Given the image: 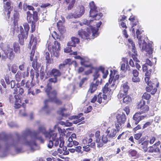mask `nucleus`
Listing matches in <instances>:
<instances>
[{
  "label": "nucleus",
  "mask_w": 161,
  "mask_h": 161,
  "mask_svg": "<svg viewBox=\"0 0 161 161\" xmlns=\"http://www.w3.org/2000/svg\"><path fill=\"white\" fill-rule=\"evenodd\" d=\"M53 132V130H51L47 131L46 127L43 125L39 126L37 131H32L30 129L27 128L23 131L22 136L17 133H16L17 138L13 141L12 145L16 147L21 144L29 146L31 148L32 146L36 145V140H39L41 143H44V140L41 135V134L44 135L45 138H48L50 137Z\"/></svg>",
  "instance_id": "1"
},
{
  "label": "nucleus",
  "mask_w": 161,
  "mask_h": 161,
  "mask_svg": "<svg viewBox=\"0 0 161 161\" xmlns=\"http://www.w3.org/2000/svg\"><path fill=\"white\" fill-rule=\"evenodd\" d=\"M44 91L49 99L44 100V106L42 108L45 110L47 114H49L52 110V109L49 108L48 103L50 102H54L58 105H62V102L61 99L57 97L58 93L56 90H53V88H45Z\"/></svg>",
  "instance_id": "2"
},
{
  "label": "nucleus",
  "mask_w": 161,
  "mask_h": 161,
  "mask_svg": "<svg viewBox=\"0 0 161 161\" xmlns=\"http://www.w3.org/2000/svg\"><path fill=\"white\" fill-rule=\"evenodd\" d=\"M57 128L59 133L60 134L59 139L57 137V133L54 132L53 131V132L50 135V137L48 138L50 139L47 145V147L49 148H52L53 145L56 147L59 146L60 148L64 146V141L62 138L63 136H65L66 131L64 129H62L59 126L57 127Z\"/></svg>",
  "instance_id": "3"
},
{
  "label": "nucleus",
  "mask_w": 161,
  "mask_h": 161,
  "mask_svg": "<svg viewBox=\"0 0 161 161\" xmlns=\"http://www.w3.org/2000/svg\"><path fill=\"white\" fill-rule=\"evenodd\" d=\"M95 70L93 76V80H96L95 82L93 83L92 82L90 85L89 88V89L88 92H90L91 93H92L97 90V87L99 85L101 84L102 79H101L100 81L97 80V79L99 78L100 76V75L99 73V72L101 71L103 74V78H106L108 74V71L106 70L105 71L104 68L102 66H100L97 68H95L94 69Z\"/></svg>",
  "instance_id": "4"
},
{
  "label": "nucleus",
  "mask_w": 161,
  "mask_h": 161,
  "mask_svg": "<svg viewBox=\"0 0 161 161\" xmlns=\"http://www.w3.org/2000/svg\"><path fill=\"white\" fill-rule=\"evenodd\" d=\"M152 72V69H151L146 71L145 74V81L148 86L146 88V91L150 92L151 94L154 95L157 91V88L158 87L159 83L157 78L151 80Z\"/></svg>",
  "instance_id": "5"
},
{
  "label": "nucleus",
  "mask_w": 161,
  "mask_h": 161,
  "mask_svg": "<svg viewBox=\"0 0 161 161\" xmlns=\"http://www.w3.org/2000/svg\"><path fill=\"white\" fill-rule=\"evenodd\" d=\"M61 75V73L58 69L53 68L49 73L46 74L45 76V79H47L50 76H53L54 77L49 78L47 80V84L45 88H53L52 83H56L58 82V77Z\"/></svg>",
  "instance_id": "6"
},
{
  "label": "nucleus",
  "mask_w": 161,
  "mask_h": 161,
  "mask_svg": "<svg viewBox=\"0 0 161 161\" xmlns=\"http://www.w3.org/2000/svg\"><path fill=\"white\" fill-rule=\"evenodd\" d=\"M90 30L93 36H95L96 35H97L98 29H96L92 26H90L87 27L86 31L82 29L79 30L78 31V34L79 36L83 40H90V35L91 34Z\"/></svg>",
  "instance_id": "7"
},
{
  "label": "nucleus",
  "mask_w": 161,
  "mask_h": 161,
  "mask_svg": "<svg viewBox=\"0 0 161 161\" xmlns=\"http://www.w3.org/2000/svg\"><path fill=\"white\" fill-rule=\"evenodd\" d=\"M47 48L49 51L56 57H58L59 55V51L60 50V44L58 41H55L53 44L51 42L48 44Z\"/></svg>",
  "instance_id": "8"
},
{
  "label": "nucleus",
  "mask_w": 161,
  "mask_h": 161,
  "mask_svg": "<svg viewBox=\"0 0 161 161\" xmlns=\"http://www.w3.org/2000/svg\"><path fill=\"white\" fill-rule=\"evenodd\" d=\"M117 121L115 122V127L118 132L119 131L121 126L125 123L127 118L125 114L123 112L118 114L116 115Z\"/></svg>",
  "instance_id": "9"
},
{
  "label": "nucleus",
  "mask_w": 161,
  "mask_h": 161,
  "mask_svg": "<svg viewBox=\"0 0 161 161\" xmlns=\"http://www.w3.org/2000/svg\"><path fill=\"white\" fill-rule=\"evenodd\" d=\"M83 114L80 113L77 115H73L69 117V119H75L72 121V122H69L68 120L66 121V122L64 124L67 126H72L73 123L74 124H77L79 123L80 124H82L85 123L84 118L83 117Z\"/></svg>",
  "instance_id": "10"
},
{
  "label": "nucleus",
  "mask_w": 161,
  "mask_h": 161,
  "mask_svg": "<svg viewBox=\"0 0 161 161\" xmlns=\"http://www.w3.org/2000/svg\"><path fill=\"white\" fill-rule=\"evenodd\" d=\"M113 79L109 78L108 82L102 88V91L104 94L111 96L113 93V90L115 89L116 86L114 85V83L113 82Z\"/></svg>",
  "instance_id": "11"
},
{
  "label": "nucleus",
  "mask_w": 161,
  "mask_h": 161,
  "mask_svg": "<svg viewBox=\"0 0 161 161\" xmlns=\"http://www.w3.org/2000/svg\"><path fill=\"white\" fill-rule=\"evenodd\" d=\"M14 97L15 98L14 101V107L15 108H20L22 105L23 108V109H21L19 111L20 115L23 116H26L27 114L26 112L25 107L26 104L24 103H22L20 100V98L18 95H15Z\"/></svg>",
  "instance_id": "12"
},
{
  "label": "nucleus",
  "mask_w": 161,
  "mask_h": 161,
  "mask_svg": "<svg viewBox=\"0 0 161 161\" xmlns=\"http://www.w3.org/2000/svg\"><path fill=\"white\" fill-rule=\"evenodd\" d=\"M3 52L2 56L3 59L8 58L10 60H12L15 57V53L13 51V48L9 47H7L3 50Z\"/></svg>",
  "instance_id": "13"
},
{
  "label": "nucleus",
  "mask_w": 161,
  "mask_h": 161,
  "mask_svg": "<svg viewBox=\"0 0 161 161\" xmlns=\"http://www.w3.org/2000/svg\"><path fill=\"white\" fill-rule=\"evenodd\" d=\"M27 20L29 23H36L38 21V13L36 11H33L32 14L30 11L26 12Z\"/></svg>",
  "instance_id": "14"
},
{
  "label": "nucleus",
  "mask_w": 161,
  "mask_h": 161,
  "mask_svg": "<svg viewBox=\"0 0 161 161\" xmlns=\"http://www.w3.org/2000/svg\"><path fill=\"white\" fill-rule=\"evenodd\" d=\"M101 94V93H100L98 95L97 102L100 104L102 103V104L103 106L106 104L110 100L111 96L104 94L103 95L102 97Z\"/></svg>",
  "instance_id": "15"
},
{
  "label": "nucleus",
  "mask_w": 161,
  "mask_h": 161,
  "mask_svg": "<svg viewBox=\"0 0 161 161\" xmlns=\"http://www.w3.org/2000/svg\"><path fill=\"white\" fill-rule=\"evenodd\" d=\"M148 143V140H144V139L143 138H141L138 141V146L139 149L143 150L145 152H147V151Z\"/></svg>",
  "instance_id": "16"
},
{
  "label": "nucleus",
  "mask_w": 161,
  "mask_h": 161,
  "mask_svg": "<svg viewBox=\"0 0 161 161\" xmlns=\"http://www.w3.org/2000/svg\"><path fill=\"white\" fill-rule=\"evenodd\" d=\"M129 89V87L126 83L123 84L122 86L117 95L118 98L119 99H121L123 97L127 95Z\"/></svg>",
  "instance_id": "17"
},
{
  "label": "nucleus",
  "mask_w": 161,
  "mask_h": 161,
  "mask_svg": "<svg viewBox=\"0 0 161 161\" xmlns=\"http://www.w3.org/2000/svg\"><path fill=\"white\" fill-rule=\"evenodd\" d=\"M20 33L18 35V42L20 45H24V40L26 39L27 38L28 35H26L25 33L24 29L22 26L20 27Z\"/></svg>",
  "instance_id": "18"
},
{
  "label": "nucleus",
  "mask_w": 161,
  "mask_h": 161,
  "mask_svg": "<svg viewBox=\"0 0 161 161\" xmlns=\"http://www.w3.org/2000/svg\"><path fill=\"white\" fill-rule=\"evenodd\" d=\"M29 44L30 45V46L29 47L30 49H31V46L33 45L32 49L30 55V60L31 61H32L33 60L34 55L36 48L37 41L34 38L32 39L31 38L30 40Z\"/></svg>",
  "instance_id": "19"
},
{
  "label": "nucleus",
  "mask_w": 161,
  "mask_h": 161,
  "mask_svg": "<svg viewBox=\"0 0 161 161\" xmlns=\"http://www.w3.org/2000/svg\"><path fill=\"white\" fill-rule=\"evenodd\" d=\"M145 101L141 100L137 105V108L140 109V113L142 114L147 112L149 110V107L148 106L145 105Z\"/></svg>",
  "instance_id": "20"
},
{
  "label": "nucleus",
  "mask_w": 161,
  "mask_h": 161,
  "mask_svg": "<svg viewBox=\"0 0 161 161\" xmlns=\"http://www.w3.org/2000/svg\"><path fill=\"white\" fill-rule=\"evenodd\" d=\"M128 41L131 44L132 47V51L133 53L132 54V57L133 59L135 62H139V60L137 58V53L135 45L134 43L131 39H129Z\"/></svg>",
  "instance_id": "21"
},
{
  "label": "nucleus",
  "mask_w": 161,
  "mask_h": 161,
  "mask_svg": "<svg viewBox=\"0 0 161 161\" xmlns=\"http://www.w3.org/2000/svg\"><path fill=\"white\" fill-rule=\"evenodd\" d=\"M76 138V135L75 134H72L71 136L69 137L68 141L66 142L67 146L68 147H71L74 146H77L79 144V142L75 140H73V138Z\"/></svg>",
  "instance_id": "22"
},
{
  "label": "nucleus",
  "mask_w": 161,
  "mask_h": 161,
  "mask_svg": "<svg viewBox=\"0 0 161 161\" xmlns=\"http://www.w3.org/2000/svg\"><path fill=\"white\" fill-rule=\"evenodd\" d=\"M142 49L149 54H152L153 53V48H152V44L149 43L147 44L144 40L142 42Z\"/></svg>",
  "instance_id": "23"
},
{
  "label": "nucleus",
  "mask_w": 161,
  "mask_h": 161,
  "mask_svg": "<svg viewBox=\"0 0 161 161\" xmlns=\"http://www.w3.org/2000/svg\"><path fill=\"white\" fill-rule=\"evenodd\" d=\"M117 129L111 126L108 127L105 133L107 134V136L108 138H113L114 137L117 133Z\"/></svg>",
  "instance_id": "24"
},
{
  "label": "nucleus",
  "mask_w": 161,
  "mask_h": 161,
  "mask_svg": "<svg viewBox=\"0 0 161 161\" xmlns=\"http://www.w3.org/2000/svg\"><path fill=\"white\" fill-rule=\"evenodd\" d=\"M139 72L137 69H134L130 72V74L132 76V80L134 82H139L140 81V79L139 77Z\"/></svg>",
  "instance_id": "25"
},
{
  "label": "nucleus",
  "mask_w": 161,
  "mask_h": 161,
  "mask_svg": "<svg viewBox=\"0 0 161 161\" xmlns=\"http://www.w3.org/2000/svg\"><path fill=\"white\" fill-rule=\"evenodd\" d=\"M11 2L8 1L6 2L4 6V13L5 15H6L8 18L9 19L10 18L11 12L12 10L11 9Z\"/></svg>",
  "instance_id": "26"
},
{
  "label": "nucleus",
  "mask_w": 161,
  "mask_h": 161,
  "mask_svg": "<svg viewBox=\"0 0 161 161\" xmlns=\"http://www.w3.org/2000/svg\"><path fill=\"white\" fill-rule=\"evenodd\" d=\"M122 60L124 63L121 64L120 69L125 72L127 70L130 71V68L128 64V58L126 57H123L122 58Z\"/></svg>",
  "instance_id": "27"
},
{
  "label": "nucleus",
  "mask_w": 161,
  "mask_h": 161,
  "mask_svg": "<svg viewBox=\"0 0 161 161\" xmlns=\"http://www.w3.org/2000/svg\"><path fill=\"white\" fill-rule=\"evenodd\" d=\"M141 113L140 112H137L134 115L133 119L134 120L135 124L136 125H137L140 121L144 119L145 116H141Z\"/></svg>",
  "instance_id": "28"
},
{
  "label": "nucleus",
  "mask_w": 161,
  "mask_h": 161,
  "mask_svg": "<svg viewBox=\"0 0 161 161\" xmlns=\"http://www.w3.org/2000/svg\"><path fill=\"white\" fill-rule=\"evenodd\" d=\"M90 17L94 18L95 15L97 13V7L95 6L93 2H92L90 3Z\"/></svg>",
  "instance_id": "29"
},
{
  "label": "nucleus",
  "mask_w": 161,
  "mask_h": 161,
  "mask_svg": "<svg viewBox=\"0 0 161 161\" xmlns=\"http://www.w3.org/2000/svg\"><path fill=\"white\" fill-rule=\"evenodd\" d=\"M33 80L30 82V80H28L25 83V87L28 89V94H31L33 95H35V93L34 91L31 90V86H35V84L32 83Z\"/></svg>",
  "instance_id": "30"
},
{
  "label": "nucleus",
  "mask_w": 161,
  "mask_h": 161,
  "mask_svg": "<svg viewBox=\"0 0 161 161\" xmlns=\"http://www.w3.org/2000/svg\"><path fill=\"white\" fill-rule=\"evenodd\" d=\"M80 42L79 39L77 37L73 36L71 37V41L68 42L67 46H68L75 47L76 44H79L80 43Z\"/></svg>",
  "instance_id": "31"
},
{
  "label": "nucleus",
  "mask_w": 161,
  "mask_h": 161,
  "mask_svg": "<svg viewBox=\"0 0 161 161\" xmlns=\"http://www.w3.org/2000/svg\"><path fill=\"white\" fill-rule=\"evenodd\" d=\"M71 59L70 58L65 59L62 63L59 64L58 68L60 69H63L67 65L69 66L72 64Z\"/></svg>",
  "instance_id": "32"
},
{
  "label": "nucleus",
  "mask_w": 161,
  "mask_h": 161,
  "mask_svg": "<svg viewBox=\"0 0 161 161\" xmlns=\"http://www.w3.org/2000/svg\"><path fill=\"white\" fill-rule=\"evenodd\" d=\"M24 92V90L23 88L20 87H19L17 88H15L14 90V94H16L15 95H18L20 98L21 96H22Z\"/></svg>",
  "instance_id": "33"
},
{
  "label": "nucleus",
  "mask_w": 161,
  "mask_h": 161,
  "mask_svg": "<svg viewBox=\"0 0 161 161\" xmlns=\"http://www.w3.org/2000/svg\"><path fill=\"white\" fill-rule=\"evenodd\" d=\"M13 49L14 53L16 54L20 53L21 52L20 48L19 43L14 42L13 44Z\"/></svg>",
  "instance_id": "34"
},
{
  "label": "nucleus",
  "mask_w": 161,
  "mask_h": 161,
  "mask_svg": "<svg viewBox=\"0 0 161 161\" xmlns=\"http://www.w3.org/2000/svg\"><path fill=\"white\" fill-rule=\"evenodd\" d=\"M19 12L15 11L13 14V17L12 18V19L14 20L13 23L14 26H15L17 24V21L19 20Z\"/></svg>",
  "instance_id": "35"
},
{
  "label": "nucleus",
  "mask_w": 161,
  "mask_h": 161,
  "mask_svg": "<svg viewBox=\"0 0 161 161\" xmlns=\"http://www.w3.org/2000/svg\"><path fill=\"white\" fill-rule=\"evenodd\" d=\"M37 61V57L35 56L32 63V66L35 70L38 69L41 66V64L38 63Z\"/></svg>",
  "instance_id": "36"
},
{
  "label": "nucleus",
  "mask_w": 161,
  "mask_h": 161,
  "mask_svg": "<svg viewBox=\"0 0 161 161\" xmlns=\"http://www.w3.org/2000/svg\"><path fill=\"white\" fill-rule=\"evenodd\" d=\"M129 132L128 131H126L122 132L117 137L118 140H124L126 139L129 135Z\"/></svg>",
  "instance_id": "37"
},
{
  "label": "nucleus",
  "mask_w": 161,
  "mask_h": 161,
  "mask_svg": "<svg viewBox=\"0 0 161 161\" xmlns=\"http://www.w3.org/2000/svg\"><path fill=\"white\" fill-rule=\"evenodd\" d=\"M129 20L132 22V27L136 25L138 23V19L136 17L133 15L131 16Z\"/></svg>",
  "instance_id": "38"
},
{
  "label": "nucleus",
  "mask_w": 161,
  "mask_h": 161,
  "mask_svg": "<svg viewBox=\"0 0 161 161\" xmlns=\"http://www.w3.org/2000/svg\"><path fill=\"white\" fill-rule=\"evenodd\" d=\"M123 102L126 104H128L132 101L131 97L129 95H125L123 97Z\"/></svg>",
  "instance_id": "39"
},
{
  "label": "nucleus",
  "mask_w": 161,
  "mask_h": 161,
  "mask_svg": "<svg viewBox=\"0 0 161 161\" xmlns=\"http://www.w3.org/2000/svg\"><path fill=\"white\" fill-rule=\"evenodd\" d=\"M92 138L89 137H86L82 139V143L84 145L89 144L92 142Z\"/></svg>",
  "instance_id": "40"
},
{
  "label": "nucleus",
  "mask_w": 161,
  "mask_h": 161,
  "mask_svg": "<svg viewBox=\"0 0 161 161\" xmlns=\"http://www.w3.org/2000/svg\"><path fill=\"white\" fill-rule=\"evenodd\" d=\"M44 56L46 60V64H50L51 63L52 60L51 59L50 57V54L48 52H46Z\"/></svg>",
  "instance_id": "41"
},
{
  "label": "nucleus",
  "mask_w": 161,
  "mask_h": 161,
  "mask_svg": "<svg viewBox=\"0 0 161 161\" xmlns=\"http://www.w3.org/2000/svg\"><path fill=\"white\" fill-rule=\"evenodd\" d=\"M22 73L20 71H18L15 75L16 80L18 82L20 81L22 78Z\"/></svg>",
  "instance_id": "42"
},
{
  "label": "nucleus",
  "mask_w": 161,
  "mask_h": 161,
  "mask_svg": "<svg viewBox=\"0 0 161 161\" xmlns=\"http://www.w3.org/2000/svg\"><path fill=\"white\" fill-rule=\"evenodd\" d=\"M8 136L5 133L2 132L0 133V141H5L8 138Z\"/></svg>",
  "instance_id": "43"
},
{
  "label": "nucleus",
  "mask_w": 161,
  "mask_h": 161,
  "mask_svg": "<svg viewBox=\"0 0 161 161\" xmlns=\"http://www.w3.org/2000/svg\"><path fill=\"white\" fill-rule=\"evenodd\" d=\"M85 13V8L83 6H81L80 8L79 14L77 15V17H80Z\"/></svg>",
  "instance_id": "44"
},
{
  "label": "nucleus",
  "mask_w": 161,
  "mask_h": 161,
  "mask_svg": "<svg viewBox=\"0 0 161 161\" xmlns=\"http://www.w3.org/2000/svg\"><path fill=\"white\" fill-rule=\"evenodd\" d=\"M100 132L99 130L97 131L95 133V137L96 138L95 141L96 143H99L100 142Z\"/></svg>",
  "instance_id": "45"
},
{
  "label": "nucleus",
  "mask_w": 161,
  "mask_h": 161,
  "mask_svg": "<svg viewBox=\"0 0 161 161\" xmlns=\"http://www.w3.org/2000/svg\"><path fill=\"white\" fill-rule=\"evenodd\" d=\"M23 25L25 31V33L26 35H28V32L30 29V26L29 24L27 23H25L23 24Z\"/></svg>",
  "instance_id": "46"
},
{
  "label": "nucleus",
  "mask_w": 161,
  "mask_h": 161,
  "mask_svg": "<svg viewBox=\"0 0 161 161\" xmlns=\"http://www.w3.org/2000/svg\"><path fill=\"white\" fill-rule=\"evenodd\" d=\"M137 154V151L134 149H130L129 151V155L131 157L136 156Z\"/></svg>",
  "instance_id": "47"
},
{
  "label": "nucleus",
  "mask_w": 161,
  "mask_h": 161,
  "mask_svg": "<svg viewBox=\"0 0 161 161\" xmlns=\"http://www.w3.org/2000/svg\"><path fill=\"white\" fill-rule=\"evenodd\" d=\"M151 97L150 95L146 92H144L142 96V98L143 99L148 101L150 99Z\"/></svg>",
  "instance_id": "48"
},
{
  "label": "nucleus",
  "mask_w": 161,
  "mask_h": 161,
  "mask_svg": "<svg viewBox=\"0 0 161 161\" xmlns=\"http://www.w3.org/2000/svg\"><path fill=\"white\" fill-rule=\"evenodd\" d=\"M83 151L86 152H89L91 151V147L90 145L87 144L83 147Z\"/></svg>",
  "instance_id": "49"
},
{
  "label": "nucleus",
  "mask_w": 161,
  "mask_h": 161,
  "mask_svg": "<svg viewBox=\"0 0 161 161\" xmlns=\"http://www.w3.org/2000/svg\"><path fill=\"white\" fill-rule=\"evenodd\" d=\"M112 78L113 79V82L114 83V85H115V81L116 80H118L119 78V75H116L114 78V76L112 75V74L111 73L110 74V78Z\"/></svg>",
  "instance_id": "50"
},
{
  "label": "nucleus",
  "mask_w": 161,
  "mask_h": 161,
  "mask_svg": "<svg viewBox=\"0 0 161 161\" xmlns=\"http://www.w3.org/2000/svg\"><path fill=\"white\" fill-rule=\"evenodd\" d=\"M89 77H86L83 78L80 81L79 84V86L80 87H81L83 84L86 81H87V80L88 79Z\"/></svg>",
  "instance_id": "51"
},
{
  "label": "nucleus",
  "mask_w": 161,
  "mask_h": 161,
  "mask_svg": "<svg viewBox=\"0 0 161 161\" xmlns=\"http://www.w3.org/2000/svg\"><path fill=\"white\" fill-rule=\"evenodd\" d=\"M17 66L15 64L12 65L11 67V70L14 74H15L17 71Z\"/></svg>",
  "instance_id": "52"
},
{
  "label": "nucleus",
  "mask_w": 161,
  "mask_h": 161,
  "mask_svg": "<svg viewBox=\"0 0 161 161\" xmlns=\"http://www.w3.org/2000/svg\"><path fill=\"white\" fill-rule=\"evenodd\" d=\"M95 15L94 16V20H98L100 19L103 16V14L102 13H97V14Z\"/></svg>",
  "instance_id": "53"
},
{
  "label": "nucleus",
  "mask_w": 161,
  "mask_h": 161,
  "mask_svg": "<svg viewBox=\"0 0 161 161\" xmlns=\"http://www.w3.org/2000/svg\"><path fill=\"white\" fill-rule=\"evenodd\" d=\"M75 0H72L71 1L69 4L68 7V10H69L71 9L74 7V5L75 3Z\"/></svg>",
  "instance_id": "54"
},
{
  "label": "nucleus",
  "mask_w": 161,
  "mask_h": 161,
  "mask_svg": "<svg viewBox=\"0 0 161 161\" xmlns=\"http://www.w3.org/2000/svg\"><path fill=\"white\" fill-rule=\"evenodd\" d=\"M142 136V133L141 132H139L138 133L135 134L134 135V137L136 140H139L140 138Z\"/></svg>",
  "instance_id": "55"
},
{
  "label": "nucleus",
  "mask_w": 161,
  "mask_h": 161,
  "mask_svg": "<svg viewBox=\"0 0 161 161\" xmlns=\"http://www.w3.org/2000/svg\"><path fill=\"white\" fill-rule=\"evenodd\" d=\"M52 36L55 40L59 39V36L57 33L56 32L53 31L52 34Z\"/></svg>",
  "instance_id": "56"
},
{
  "label": "nucleus",
  "mask_w": 161,
  "mask_h": 161,
  "mask_svg": "<svg viewBox=\"0 0 161 161\" xmlns=\"http://www.w3.org/2000/svg\"><path fill=\"white\" fill-rule=\"evenodd\" d=\"M57 27L61 34L65 32V27L63 25L59 26H57Z\"/></svg>",
  "instance_id": "57"
},
{
  "label": "nucleus",
  "mask_w": 161,
  "mask_h": 161,
  "mask_svg": "<svg viewBox=\"0 0 161 161\" xmlns=\"http://www.w3.org/2000/svg\"><path fill=\"white\" fill-rule=\"evenodd\" d=\"M66 109L64 108H61L60 110L58 111V113L60 114L62 116H65V114L64 112L65 111Z\"/></svg>",
  "instance_id": "58"
},
{
  "label": "nucleus",
  "mask_w": 161,
  "mask_h": 161,
  "mask_svg": "<svg viewBox=\"0 0 161 161\" xmlns=\"http://www.w3.org/2000/svg\"><path fill=\"white\" fill-rule=\"evenodd\" d=\"M82 147L80 146H77L75 148V152L78 153H82V152L81 151Z\"/></svg>",
  "instance_id": "59"
},
{
  "label": "nucleus",
  "mask_w": 161,
  "mask_h": 161,
  "mask_svg": "<svg viewBox=\"0 0 161 161\" xmlns=\"http://www.w3.org/2000/svg\"><path fill=\"white\" fill-rule=\"evenodd\" d=\"M102 140L103 143L104 144L107 143L108 141V137L107 136H103L102 138Z\"/></svg>",
  "instance_id": "60"
},
{
  "label": "nucleus",
  "mask_w": 161,
  "mask_h": 161,
  "mask_svg": "<svg viewBox=\"0 0 161 161\" xmlns=\"http://www.w3.org/2000/svg\"><path fill=\"white\" fill-rule=\"evenodd\" d=\"M92 69H89L86 71L84 72V73L82 74V75H88L89 74H91L92 72Z\"/></svg>",
  "instance_id": "61"
},
{
  "label": "nucleus",
  "mask_w": 161,
  "mask_h": 161,
  "mask_svg": "<svg viewBox=\"0 0 161 161\" xmlns=\"http://www.w3.org/2000/svg\"><path fill=\"white\" fill-rule=\"evenodd\" d=\"M64 49V52L66 53H69L72 51L71 50V46H68Z\"/></svg>",
  "instance_id": "62"
},
{
  "label": "nucleus",
  "mask_w": 161,
  "mask_h": 161,
  "mask_svg": "<svg viewBox=\"0 0 161 161\" xmlns=\"http://www.w3.org/2000/svg\"><path fill=\"white\" fill-rule=\"evenodd\" d=\"M123 110L126 112L127 115H128L129 114L130 112V109L129 106L125 107Z\"/></svg>",
  "instance_id": "63"
},
{
  "label": "nucleus",
  "mask_w": 161,
  "mask_h": 161,
  "mask_svg": "<svg viewBox=\"0 0 161 161\" xmlns=\"http://www.w3.org/2000/svg\"><path fill=\"white\" fill-rule=\"evenodd\" d=\"M145 64H147L150 66H152L153 65V63L148 58L146 59Z\"/></svg>",
  "instance_id": "64"
}]
</instances>
